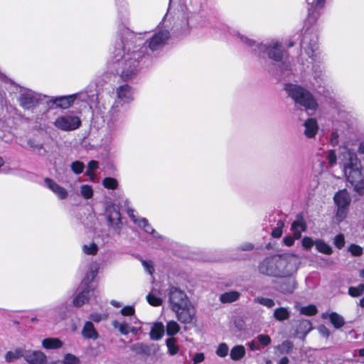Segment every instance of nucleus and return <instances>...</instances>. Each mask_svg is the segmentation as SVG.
<instances>
[{"mask_svg": "<svg viewBox=\"0 0 364 364\" xmlns=\"http://www.w3.org/2000/svg\"><path fill=\"white\" fill-rule=\"evenodd\" d=\"M304 134L308 138H312L316 136L318 132V127L315 119H308L304 122Z\"/></svg>", "mask_w": 364, "mask_h": 364, "instance_id": "obj_24", "label": "nucleus"}, {"mask_svg": "<svg viewBox=\"0 0 364 364\" xmlns=\"http://www.w3.org/2000/svg\"><path fill=\"white\" fill-rule=\"evenodd\" d=\"M301 245L304 249L309 250L315 245V241L311 237L305 236L301 240Z\"/></svg>", "mask_w": 364, "mask_h": 364, "instance_id": "obj_53", "label": "nucleus"}, {"mask_svg": "<svg viewBox=\"0 0 364 364\" xmlns=\"http://www.w3.org/2000/svg\"><path fill=\"white\" fill-rule=\"evenodd\" d=\"M240 296V294L236 291H230L222 294L220 296V301L222 303H232L237 301Z\"/></svg>", "mask_w": 364, "mask_h": 364, "instance_id": "obj_33", "label": "nucleus"}, {"mask_svg": "<svg viewBox=\"0 0 364 364\" xmlns=\"http://www.w3.org/2000/svg\"><path fill=\"white\" fill-rule=\"evenodd\" d=\"M309 7L308 8V19L310 22H314L323 9L325 0H306Z\"/></svg>", "mask_w": 364, "mask_h": 364, "instance_id": "obj_15", "label": "nucleus"}, {"mask_svg": "<svg viewBox=\"0 0 364 364\" xmlns=\"http://www.w3.org/2000/svg\"><path fill=\"white\" fill-rule=\"evenodd\" d=\"M336 154L333 150H330L327 154V160L331 166H333L336 163Z\"/></svg>", "mask_w": 364, "mask_h": 364, "instance_id": "obj_58", "label": "nucleus"}, {"mask_svg": "<svg viewBox=\"0 0 364 364\" xmlns=\"http://www.w3.org/2000/svg\"><path fill=\"white\" fill-rule=\"evenodd\" d=\"M282 229H279L278 228H275L272 231V236L273 237H275V238H279L282 236Z\"/></svg>", "mask_w": 364, "mask_h": 364, "instance_id": "obj_63", "label": "nucleus"}, {"mask_svg": "<svg viewBox=\"0 0 364 364\" xmlns=\"http://www.w3.org/2000/svg\"><path fill=\"white\" fill-rule=\"evenodd\" d=\"M260 346H267L271 343V338L266 334H259L256 337Z\"/></svg>", "mask_w": 364, "mask_h": 364, "instance_id": "obj_52", "label": "nucleus"}, {"mask_svg": "<svg viewBox=\"0 0 364 364\" xmlns=\"http://www.w3.org/2000/svg\"><path fill=\"white\" fill-rule=\"evenodd\" d=\"M176 314L177 318L183 323H190L192 322L195 310L190 302L186 304V306L181 307L178 311H173Z\"/></svg>", "mask_w": 364, "mask_h": 364, "instance_id": "obj_14", "label": "nucleus"}, {"mask_svg": "<svg viewBox=\"0 0 364 364\" xmlns=\"http://www.w3.org/2000/svg\"><path fill=\"white\" fill-rule=\"evenodd\" d=\"M233 35L237 36L244 46L256 55L262 58L268 57L282 70L290 69L291 65L287 53L283 49L282 44L278 41L272 40L267 44H262L240 34L238 31H235Z\"/></svg>", "mask_w": 364, "mask_h": 364, "instance_id": "obj_2", "label": "nucleus"}, {"mask_svg": "<svg viewBox=\"0 0 364 364\" xmlns=\"http://www.w3.org/2000/svg\"><path fill=\"white\" fill-rule=\"evenodd\" d=\"M166 345L168 348V353L171 355H176L179 351V347L177 345V340L174 337H170L166 339Z\"/></svg>", "mask_w": 364, "mask_h": 364, "instance_id": "obj_35", "label": "nucleus"}, {"mask_svg": "<svg viewBox=\"0 0 364 364\" xmlns=\"http://www.w3.org/2000/svg\"><path fill=\"white\" fill-rule=\"evenodd\" d=\"M254 302L261 304L268 309H271L275 306V301L270 298L257 296L254 299Z\"/></svg>", "mask_w": 364, "mask_h": 364, "instance_id": "obj_38", "label": "nucleus"}, {"mask_svg": "<svg viewBox=\"0 0 364 364\" xmlns=\"http://www.w3.org/2000/svg\"><path fill=\"white\" fill-rule=\"evenodd\" d=\"M53 104H56L58 107L67 109L75 101V95H70L67 96H61L57 97H52L50 100Z\"/></svg>", "mask_w": 364, "mask_h": 364, "instance_id": "obj_23", "label": "nucleus"}, {"mask_svg": "<svg viewBox=\"0 0 364 364\" xmlns=\"http://www.w3.org/2000/svg\"><path fill=\"white\" fill-rule=\"evenodd\" d=\"M98 265L97 263H92L90 267V270L88 273H87L85 277L83 279V282L85 285H87L90 282H91L96 275L97 274Z\"/></svg>", "mask_w": 364, "mask_h": 364, "instance_id": "obj_37", "label": "nucleus"}, {"mask_svg": "<svg viewBox=\"0 0 364 364\" xmlns=\"http://www.w3.org/2000/svg\"><path fill=\"white\" fill-rule=\"evenodd\" d=\"M248 346H249V348L251 350L254 351V350H260V344L259 343V341L257 340V338H255V339L252 340L249 343H248Z\"/></svg>", "mask_w": 364, "mask_h": 364, "instance_id": "obj_59", "label": "nucleus"}, {"mask_svg": "<svg viewBox=\"0 0 364 364\" xmlns=\"http://www.w3.org/2000/svg\"><path fill=\"white\" fill-rule=\"evenodd\" d=\"M180 330L179 325L174 321H169L166 326V334L171 337H173Z\"/></svg>", "mask_w": 364, "mask_h": 364, "instance_id": "obj_36", "label": "nucleus"}, {"mask_svg": "<svg viewBox=\"0 0 364 364\" xmlns=\"http://www.w3.org/2000/svg\"><path fill=\"white\" fill-rule=\"evenodd\" d=\"M62 346V341L57 338H48L42 341V346L46 349H57Z\"/></svg>", "mask_w": 364, "mask_h": 364, "instance_id": "obj_30", "label": "nucleus"}, {"mask_svg": "<svg viewBox=\"0 0 364 364\" xmlns=\"http://www.w3.org/2000/svg\"><path fill=\"white\" fill-rule=\"evenodd\" d=\"M334 245L338 248L341 249L345 245V238L343 234H339L336 235L334 238L333 241Z\"/></svg>", "mask_w": 364, "mask_h": 364, "instance_id": "obj_54", "label": "nucleus"}, {"mask_svg": "<svg viewBox=\"0 0 364 364\" xmlns=\"http://www.w3.org/2000/svg\"><path fill=\"white\" fill-rule=\"evenodd\" d=\"M348 250L350 252V254L355 257L360 256L363 252V248L355 244H351L348 247Z\"/></svg>", "mask_w": 364, "mask_h": 364, "instance_id": "obj_49", "label": "nucleus"}, {"mask_svg": "<svg viewBox=\"0 0 364 364\" xmlns=\"http://www.w3.org/2000/svg\"><path fill=\"white\" fill-rule=\"evenodd\" d=\"M204 359L205 355L203 353H197L193 358V360L196 363H201Z\"/></svg>", "mask_w": 364, "mask_h": 364, "instance_id": "obj_61", "label": "nucleus"}, {"mask_svg": "<svg viewBox=\"0 0 364 364\" xmlns=\"http://www.w3.org/2000/svg\"><path fill=\"white\" fill-rule=\"evenodd\" d=\"M44 181L47 188L52 191L60 199L63 200L68 197V191L53 180L46 178Z\"/></svg>", "mask_w": 364, "mask_h": 364, "instance_id": "obj_19", "label": "nucleus"}, {"mask_svg": "<svg viewBox=\"0 0 364 364\" xmlns=\"http://www.w3.org/2000/svg\"><path fill=\"white\" fill-rule=\"evenodd\" d=\"M338 134L336 132H333L331 134L330 141L333 146L338 144Z\"/></svg>", "mask_w": 364, "mask_h": 364, "instance_id": "obj_62", "label": "nucleus"}, {"mask_svg": "<svg viewBox=\"0 0 364 364\" xmlns=\"http://www.w3.org/2000/svg\"><path fill=\"white\" fill-rule=\"evenodd\" d=\"M81 195L86 199H90L93 196V191L90 186L82 185L80 188Z\"/></svg>", "mask_w": 364, "mask_h": 364, "instance_id": "obj_48", "label": "nucleus"}, {"mask_svg": "<svg viewBox=\"0 0 364 364\" xmlns=\"http://www.w3.org/2000/svg\"><path fill=\"white\" fill-rule=\"evenodd\" d=\"M296 308L299 311L301 314L306 316H314L317 313L316 306L314 304H310L306 306H301L298 308L296 306Z\"/></svg>", "mask_w": 364, "mask_h": 364, "instance_id": "obj_39", "label": "nucleus"}, {"mask_svg": "<svg viewBox=\"0 0 364 364\" xmlns=\"http://www.w3.org/2000/svg\"><path fill=\"white\" fill-rule=\"evenodd\" d=\"M25 348H17L14 350L8 351L5 355V360L7 362H14L21 358H24Z\"/></svg>", "mask_w": 364, "mask_h": 364, "instance_id": "obj_29", "label": "nucleus"}, {"mask_svg": "<svg viewBox=\"0 0 364 364\" xmlns=\"http://www.w3.org/2000/svg\"><path fill=\"white\" fill-rule=\"evenodd\" d=\"M318 329L321 334H322L323 336L328 337L329 336V331L326 326H321Z\"/></svg>", "mask_w": 364, "mask_h": 364, "instance_id": "obj_64", "label": "nucleus"}, {"mask_svg": "<svg viewBox=\"0 0 364 364\" xmlns=\"http://www.w3.org/2000/svg\"><path fill=\"white\" fill-rule=\"evenodd\" d=\"M296 258L294 255H274L260 262L259 271L267 276L287 277L296 271Z\"/></svg>", "mask_w": 364, "mask_h": 364, "instance_id": "obj_3", "label": "nucleus"}, {"mask_svg": "<svg viewBox=\"0 0 364 364\" xmlns=\"http://www.w3.org/2000/svg\"><path fill=\"white\" fill-rule=\"evenodd\" d=\"M82 250L86 255H94L97 254L98 247L95 243L92 242L89 245H84L82 246Z\"/></svg>", "mask_w": 364, "mask_h": 364, "instance_id": "obj_47", "label": "nucleus"}, {"mask_svg": "<svg viewBox=\"0 0 364 364\" xmlns=\"http://www.w3.org/2000/svg\"><path fill=\"white\" fill-rule=\"evenodd\" d=\"M315 246L318 252L321 253L329 255L333 252L332 247L321 239L315 240Z\"/></svg>", "mask_w": 364, "mask_h": 364, "instance_id": "obj_34", "label": "nucleus"}, {"mask_svg": "<svg viewBox=\"0 0 364 364\" xmlns=\"http://www.w3.org/2000/svg\"><path fill=\"white\" fill-rule=\"evenodd\" d=\"M41 100L42 96L31 90L23 89L20 91L18 102L23 109H33Z\"/></svg>", "mask_w": 364, "mask_h": 364, "instance_id": "obj_10", "label": "nucleus"}, {"mask_svg": "<svg viewBox=\"0 0 364 364\" xmlns=\"http://www.w3.org/2000/svg\"><path fill=\"white\" fill-rule=\"evenodd\" d=\"M141 33L136 34L127 28L121 32L120 42L117 43L114 50V67L117 74L120 75L124 80H128L139 70V60L144 54L140 49L133 50L143 44L140 37Z\"/></svg>", "mask_w": 364, "mask_h": 364, "instance_id": "obj_1", "label": "nucleus"}, {"mask_svg": "<svg viewBox=\"0 0 364 364\" xmlns=\"http://www.w3.org/2000/svg\"><path fill=\"white\" fill-rule=\"evenodd\" d=\"M141 264L144 269L149 274H152L154 272L153 263L151 261L141 260Z\"/></svg>", "mask_w": 364, "mask_h": 364, "instance_id": "obj_55", "label": "nucleus"}, {"mask_svg": "<svg viewBox=\"0 0 364 364\" xmlns=\"http://www.w3.org/2000/svg\"><path fill=\"white\" fill-rule=\"evenodd\" d=\"M120 312L124 316H133L134 308L132 306H126L121 309Z\"/></svg>", "mask_w": 364, "mask_h": 364, "instance_id": "obj_57", "label": "nucleus"}, {"mask_svg": "<svg viewBox=\"0 0 364 364\" xmlns=\"http://www.w3.org/2000/svg\"><path fill=\"white\" fill-rule=\"evenodd\" d=\"M364 293V284H360L357 287H350L348 288V294L353 297H358Z\"/></svg>", "mask_w": 364, "mask_h": 364, "instance_id": "obj_40", "label": "nucleus"}, {"mask_svg": "<svg viewBox=\"0 0 364 364\" xmlns=\"http://www.w3.org/2000/svg\"><path fill=\"white\" fill-rule=\"evenodd\" d=\"M24 360L28 364H46L47 356L41 350L25 348Z\"/></svg>", "mask_w": 364, "mask_h": 364, "instance_id": "obj_12", "label": "nucleus"}, {"mask_svg": "<svg viewBox=\"0 0 364 364\" xmlns=\"http://www.w3.org/2000/svg\"><path fill=\"white\" fill-rule=\"evenodd\" d=\"M164 334V326L161 322L154 323L151 327L149 335L151 340L159 341Z\"/></svg>", "mask_w": 364, "mask_h": 364, "instance_id": "obj_25", "label": "nucleus"}, {"mask_svg": "<svg viewBox=\"0 0 364 364\" xmlns=\"http://www.w3.org/2000/svg\"><path fill=\"white\" fill-rule=\"evenodd\" d=\"M71 170L76 174L81 173L85 168L84 164L81 161H76L71 164Z\"/></svg>", "mask_w": 364, "mask_h": 364, "instance_id": "obj_50", "label": "nucleus"}, {"mask_svg": "<svg viewBox=\"0 0 364 364\" xmlns=\"http://www.w3.org/2000/svg\"><path fill=\"white\" fill-rule=\"evenodd\" d=\"M54 125L62 131L69 132L79 128L81 125V120L77 116L70 114H64L55 119Z\"/></svg>", "mask_w": 364, "mask_h": 364, "instance_id": "obj_8", "label": "nucleus"}, {"mask_svg": "<svg viewBox=\"0 0 364 364\" xmlns=\"http://www.w3.org/2000/svg\"><path fill=\"white\" fill-rule=\"evenodd\" d=\"M348 208L337 207L335 219L338 223L342 222L347 216Z\"/></svg>", "mask_w": 364, "mask_h": 364, "instance_id": "obj_41", "label": "nucleus"}, {"mask_svg": "<svg viewBox=\"0 0 364 364\" xmlns=\"http://www.w3.org/2000/svg\"><path fill=\"white\" fill-rule=\"evenodd\" d=\"M137 318L135 316L130 317L128 319L114 320L112 325L114 328L118 330L122 335H127L130 333V324L136 323Z\"/></svg>", "mask_w": 364, "mask_h": 364, "instance_id": "obj_17", "label": "nucleus"}, {"mask_svg": "<svg viewBox=\"0 0 364 364\" xmlns=\"http://www.w3.org/2000/svg\"><path fill=\"white\" fill-rule=\"evenodd\" d=\"M293 348V343L290 341H284L282 344L277 346L278 351L282 353H288Z\"/></svg>", "mask_w": 364, "mask_h": 364, "instance_id": "obj_42", "label": "nucleus"}, {"mask_svg": "<svg viewBox=\"0 0 364 364\" xmlns=\"http://www.w3.org/2000/svg\"><path fill=\"white\" fill-rule=\"evenodd\" d=\"M333 200L337 207L348 208L351 199L347 190L343 189L336 193L333 197Z\"/></svg>", "mask_w": 364, "mask_h": 364, "instance_id": "obj_20", "label": "nucleus"}, {"mask_svg": "<svg viewBox=\"0 0 364 364\" xmlns=\"http://www.w3.org/2000/svg\"><path fill=\"white\" fill-rule=\"evenodd\" d=\"M291 312L288 307H278L274 310L273 317L277 321L282 322L290 318Z\"/></svg>", "mask_w": 364, "mask_h": 364, "instance_id": "obj_26", "label": "nucleus"}, {"mask_svg": "<svg viewBox=\"0 0 364 364\" xmlns=\"http://www.w3.org/2000/svg\"><path fill=\"white\" fill-rule=\"evenodd\" d=\"M102 184L105 188L112 190L116 189L118 186L117 181L115 178L110 177L104 178Z\"/></svg>", "mask_w": 364, "mask_h": 364, "instance_id": "obj_46", "label": "nucleus"}, {"mask_svg": "<svg viewBox=\"0 0 364 364\" xmlns=\"http://www.w3.org/2000/svg\"><path fill=\"white\" fill-rule=\"evenodd\" d=\"M105 214L109 227L119 235L122 228V223L119 208L112 203L109 204L106 208Z\"/></svg>", "mask_w": 364, "mask_h": 364, "instance_id": "obj_9", "label": "nucleus"}, {"mask_svg": "<svg viewBox=\"0 0 364 364\" xmlns=\"http://www.w3.org/2000/svg\"><path fill=\"white\" fill-rule=\"evenodd\" d=\"M246 353L245 348L242 345H236L230 352V358L234 361L240 360Z\"/></svg>", "mask_w": 364, "mask_h": 364, "instance_id": "obj_28", "label": "nucleus"}, {"mask_svg": "<svg viewBox=\"0 0 364 364\" xmlns=\"http://www.w3.org/2000/svg\"><path fill=\"white\" fill-rule=\"evenodd\" d=\"M117 99L112 105L109 114L114 115L119 111V107L125 104H129L133 100V91L130 86L125 84L117 89Z\"/></svg>", "mask_w": 364, "mask_h": 364, "instance_id": "obj_7", "label": "nucleus"}, {"mask_svg": "<svg viewBox=\"0 0 364 364\" xmlns=\"http://www.w3.org/2000/svg\"><path fill=\"white\" fill-rule=\"evenodd\" d=\"M229 352L228 346L225 343H221L218 345L215 353L220 358H225L228 355Z\"/></svg>", "mask_w": 364, "mask_h": 364, "instance_id": "obj_45", "label": "nucleus"}, {"mask_svg": "<svg viewBox=\"0 0 364 364\" xmlns=\"http://www.w3.org/2000/svg\"><path fill=\"white\" fill-rule=\"evenodd\" d=\"M321 318L323 319L328 318L336 328H340L345 324V321L343 316L336 312H324L322 314Z\"/></svg>", "mask_w": 364, "mask_h": 364, "instance_id": "obj_22", "label": "nucleus"}, {"mask_svg": "<svg viewBox=\"0 0 364 364\" xmlns=\"http://www.w3.org/2000/svg\"><path fill=\"white\" fill-rule=\"evenodd\" d=\"M147 301L152 306H159L162 304V300L159 297L156 296L150 293L146 296Z\"/></svg>", "mask_w": 364, "mask_h": 364, "instance_id": "obj_51", "label": "nucleus"}, {"mask_svg": "<svg viewBox=\"0 0 364 364\" xmlns=\"http://www.w3.org/2000/svg\"><path fill=\"white\" fill-rule=\"evenodd\" d=\"M93 294L94 289L90 286H87V287L79 293L73 299V305L77 307L81 306L88 301L90 296Z\"/></svg>", "mask_w": 364, "mask_h": 364, "instance_id": "obj_21", "label": "nucleus"}, {"mask_svg": "<svg viewBox=\"0 0 364 364\" xmlns=\"http://www.w3.org/2000/svg\"><path fill=\"white\" fill-rule=\"evenodd\" d=\"M295 240L296 239L294 235H289L284 237L283 241L285 245H287V247H291L294 245Z\"/></svg>", "mask_w": 364, "mask_h": 364, "instance_id": "obj_60", "label": "nucleus"}, {"mask_svg": "<svg viewBox=\"0 0 364 364\" xmlns=\"http://www.w3.org/2000/svg\"><path fill=\"white\" fill-rule=\"evenodd\" d=\"M82 335L85 338L97 339L98 333L91 321H87L82 330Z\"/></svg>", "mask_w": 364, "mask_h": 364, "instance_id": "obj_27", "label": "nucleus"}, {"mask_svg": "<svg viewBox=\"0 0 364 364\" xmlns=\"http://www.w3.org/2000/svg\"><path fill=\"white\" fill-rule=\"evenodd\" d=\"M318 37L316 34L308 32L307 31L303 35L301 41V46L305 53L308 55L311 64L319 63L320 61L316 59L318 50Z\"/></svg>", "mask_w": 364, "mask_h": 364, "instance_id": "obj_6", "label": "nucleus"}, {"mask_svg": "<svg viewBox=\"0 0 364 364\" xmlns=\"http://www.w3.org/2000/svg\"><path fill=\"white\" fill-rule=\"evenodd\" d=\"M169 38V32L166 30L159 31L154 33L149 41V48L152 51L161 48Z\"/></svg>", "mask_w": 364, "mask_h": 364, "instance_id": "obj_13", "label": "nucleus"}, {"mask_svg": "<svg viewBox=\"0 0 364 364\" xmlns=\"http://www.w3.org/2000/svg\"><path fill=\"white\" fill-rule=\"evenodd\" d=\"M137 225L140 228H143L146 233L151 234L154 237H161V236L159 235L151 227V225L149 223V221L146 218H139L137 222Z\"/></svg>", "mask_w": 364, "mask_h": 364, "instance_id": "obj_31", "label": "nucleus"}, {"mask_svg": "<svg viewBox=\"0 0 364 364\" xmlns=\"http://www.w3.org/2000/svg\"><path fill=\"white\" fill-rule=\"evenodd\" d=\"M284 277L277 282L275 289L283 294H291L296 288V282L292 277L288 276Z\"/></svg>", "mask_w": 364, "mask_h": 364, "instance_id": "obj_16", "label": "nucleus"}, {"mask_svg": "<svg viewBox=\"0 0 364 364\" xmlns=\"http://www.w3.org/2000/svg\"><path fill=\"white\" fill-rule=\"evenodd\" d=\"M284 89L296 104L304 107L306 110L316 109L317 102L309 90L294 84H287Z\"/></svg>", "mask_w": 364, "mask_h": 364, "instance_id": "obj_5", "label": "nucleus"}, {"mask_svg": "<svg viewBox=\"0 0 364 364\" xmlns=\"http://www.w3.org/2000/svg\"><path fill=\"white\" fill-rule=\"evenodd\" d=\"M132 350L137 354H141L146 356L151 355V346L142 343H137L132 346Z\"/></svg>", "mask_w": 364, "mask_h": 364, "instance_id": "obj_32", "label": "nucleus"}, {"mask_svg": "<svg viewBox=\"0 0 364 364\" xmlns=\"http://www.w3.org/2000/svg\"><path fill=\"white\" fill-rule=\"evenodd\" d=\"M342 164L347 180L354 191L362 196L364 194V167L360 168V161L355 153L346 150L342 154Z\"/></svg>", "mask_w": 364, "mask_h": 364, "instance_id": "obj_4", "label": "nucleus"}, {"mask_svg": "<svg viewBox=\"0 0 364 364\" xmlns=\"http://www.w3.org/2000/svg\"><path fill=\"white\" fill-rule=\"evenodd\" d=\"M169 301L173 311H178L189 302L186 294L181 290L172 287L169 292Z\"/></svg>", "mask_w": 364, "mask_h": 364, "instance_id": "obj_11", "label": "nucleus"}, {"mask_svg": "<svg viewBox=\"0 0 364 364\" xmlns=\"http://www.w3.org/2000/svg\"><path fill=\"white\" fill-rule=\"evenodd\" d=\"M307 228L306 223L301 215L296 216V219L291 223V230L296 239H300L301 233L306 232Z\"/></svg>", "mask_w": 364, "mask_h": 364, "instance_id": "obj_18", "label": "nucleus"}, {"mask_svg": "<svg viewBox=\"0 0 364 364\" xmlns=\"http://www.w3.org/2000/svg\"><path fill=\"white\" fill-rule=\"evenodd\" d=\"M90 91L80 92L79 93L73 94L75 95V100H79L82 102H87V100L89 97Z\"/></svg>", "mask_w": 364, "mask_h": 364, "instance_id": "obj_56", "label": "nucleus"}, {"mask_svg": "<svg viewBox=\"0 0 364 364\" xmlns=\"http://www.w3.org/2000/svg\"><path fill=\"white\" fill-rule=\"evenodd\" d=\"M86 103L90 106V109L97 107V105L98 103V96L95 91H90V95Z\"/></svg>", "mask_w": 364, "mask_h": 364, "instance_id": "obj_43", "label": "nucleus"}, {"mask_svg": "<svg viewBox=\"0 0 364 364\" xmlns=\"http://www.w3.org/2000/svg\"><path fill=\"white\" fill-rule=\"evenodd\" d=\"M98 168V162L96 161H90L87 166V175L91 180H94L95 178V174L94 173V171Z\"/></svg>", "mask_w": 364, "mask_h": 364, "instance_id": "obj_44", "label": "nucleus"}]
</instances>
